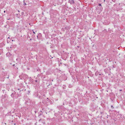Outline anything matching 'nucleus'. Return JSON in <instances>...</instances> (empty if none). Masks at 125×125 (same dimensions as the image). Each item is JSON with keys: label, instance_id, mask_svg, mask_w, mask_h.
Masks as SVG:
<instances>
[{"label": "nucleus", "instance_id": "nucleus-6", "mask_svg": "<svg viewBox=\"0 0 125 125\" xmlns=\"http://www.w3.org/2000/svg\"><path fill=\"white\" fill-rule=\"evenodd\" d=\"M4 13H5V10H4Z\"/></svg>", "mask_w": 125, "mask_h": 125}, {"label": "nucleus", "instance_id": "nucleus-1", "mask_svg": "<svg viewBox=\"0 0 125 125\" xmlns=\"http://www.w3.org/2000/svg\"><path fill=\"white\" fill-rule=\"evenodd\" d=\"M68 2H69L71 4H73L74 3V1L73 0H71L70 1H68Z\"/></svg>", "mask_w": 125, "mask_h": 125}, {"label": "nucleus", "instance_id": "nucleus-3", "mask_svg": "<svg viewBox=\"0 0 125 125\" xmlns=\"http://www.w3.org/2000/svg\"><path fill=\"white\" fill-rule=\"evenodd\" d=\"M111 107L112 108H114V107H113V106H112V105L111 106Z\"/></svg>", "mask_w": 125, "mask_h": 125}, {"label": "nucleus", "instance_id": "nucleus-5", "mask_svg": "<svg viewBox=\"0 0 125 125\" xmlns=\"http://www.w3.org/2000/svg\"><path fill=\"white\" fill-rule=\"evenodd\" d=\"M33 33H34V34L35 33V32L34 31H33Z\"/></svg>", "mask_w": 125, "mask_h": 125}, {"label": "nucleus", "instance_id": "nucleus-7", "mask_svg": "<svg viewBox=\"0 0 125 125\" xmlns=\"http://www.w3.org/2000/svg\"><path fill=\"white\" fill-rule=\"evenodd\" d=\"M10 19H7V20H9Z\"/></svg>", "mask_w": 125, "mask_h": 125}, {"label": "nucleus", "instance_id": "nucleus-4", "mask_svg": "<svg viewBox=\"0 0 125 125\" xmlns=\"http://www.w3.org/2000/svg\"><path fill=\"white\" fill-rule=\"evenodd\" d=\"M99 6H101V4H100V3L99 4Z\"/></svg>", "mask_w": 125, "mask_h": 125}, {"label": "nucleus", "instance_id": "nucleus-2", "mask_svg": "<svg viewBox=\"0 0 125 125\" xmlns=\"http://www.w3.org/2000/svg\"><path fill=\"white\" fill-rule=\"evenodd\" d=\"M25 1L24 0L23 1V2H24V5H26V3H25Z\"/></svg>", "mask_w": 125, "mask_h": 125}, {"label": "nucleus", "instance_id": "nucleus-10", "mask_svg": "<svg viewBox=\"0 0 125 125\" xmlns=\"http://www.w3.org/2000/svg\"><path fill=\"white\" fill-rule=\"evenodd\" d=\"M122 91V90H120V91Z\"/></svg>", "mask_w": 125, "mask_h": 125}, {"label": "nucleus", "instance_id": "nucleus-9", "mask_svg": "<svg viewBox=\"0 0 125 125\" xmlns=\"http://www.w3.org/2000/svg\"><path fill=\"white\" fill-rule=\"evenodd\" d=\"M8 38H9H9H10L9 37H8Z\"/></svg>", "mask_w": 125, "mask_h": 125}, {"label": "nucleus", "instance_id": "nucleus-8", "mask_svg": "<svg viewBox=\"0 0 125 125\" xmlns=\"http://www.w3.org/2000/svg\"><path fill=\"white\" fill-rule=\"evenodd\" d=\"M70 0H69V1H70Z\"/></svg>", "mask_w": 125, "mask_h": 125}]
</instances>
